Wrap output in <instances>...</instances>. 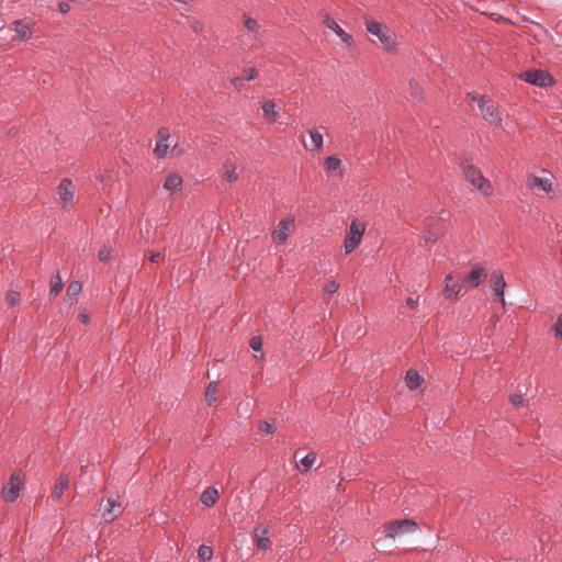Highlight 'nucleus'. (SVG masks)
I'll return each mask as SVG.
<instances>
[{
  "mask_svg": "<svg viewBox=\"0 0 562 562\" xmlns=\"http://www.w3.org/2000/svg\"><path fill=\"white\" fill-rule=\"evenodd\" d=\"M259 429L266 435H272L274 431L272 425L268 422H261L259 424Z\"/></svg>",
  "mask_w": 562,
  "mask_h": 562,
  "instance_id": "37",
  "label": "nucleus"
},
{
  "mask_svg": "<svg viewBox=\"0 0 562 562\" xmlns=\"http://www.w3.org/2000/svg\"><path fill=\"white\" fill-rule=\"evenodd\" d=\"M463 175L465 179L477 190L482 191L484 195L491 194V183L483 176L481 170L473 165L462 164Z\"/></svg>",
  "mask_w": 562,
  "mask_h": 562,
  "instance_id": "2",
  "label": "nucleus"
},
{
  "mask_svg": "<svg viewBox=\"0 0 562 562\" xmlns=\"http://www.w3.org/2000/svg\"><path fill=\"white\" fill-rule=\"evenodd\" d=\"M256 546L260 550H267L270 547V539L268 537L269 530L268 528H263L259 532V528H256Z\"/></svg>",
  "mask_w": 562,
  "mask_h": 562,
  "instance_id": "20",
  "label": "nucleus"
},
{
  "mask_svg": "<svg viewBox=\"0 0 562 562\" xmlns=\"http://www.w3.org/2000/svg\"><path fill=\"white\" fill-rule=\"evenodd\" d=\"M81 283L79 281H72L67 288V296L70 301L77 299L78 294L81 292Z\"/></svg>",
  "mask_w": 562,
  "mask_h": 562,
  "instance_id": "26",
  "label": "nucleus"
},
{
  "mask_svg": "<svg viewBox=\"0 0 562 562\" xmlns=\"http://www.w3.org/2000/svg\"><path fill=\"white\" fill-rule=\"evenodd\" d=\"M198 555L203 561H210L213 557V549L210 546L201 544L198 549Z\"/></svg>",
  "mask_w": 562,
  "mask_h": 562,
  "instance_id": "28",
  "label": "nucleus"
},
{
  "mask_svg": "<svg viewBox=\"0 0 562 562\" xmlns=\"http://www.w3.org/2000/svg\"><path fill=\"white\" fill-rule=\"evenodd\" d=\"M405 379L411 390L418 389L423 382V378L420 376L419 372L413 369H409L406 372Z\"/></svg>",
  "mask_w": 562,
  "mask_h": 562,
  "instance_id": "21",
  "label": "nucleus"
},
{
  "mask_svg": "<svg viewBox=\"0 0 562 562\" xmlns=\"http://www.w3.org/2000/svg\"><path fill=\"white\" fill-rule=\"evenodd\" d=\"M406 305H407L409 308L414 310V308H416V307H417L418 302H417V300H415V299H413V297H408V299L406 300Z\"/></svg>",
  "mask_w": 562,
  "mask_h": 562,
  "instance_id": "43",
  "label": "nucleus"
},
{
  "mask_svg": "<svg viewBox=\"0 0 562 562\" xmlns=\"http://www.w3.org/2000/svg\"><path fill=\"white\" fill-rule=\"evenodd\" d=\"M341 160L336 156H329L324 161V169L326 172H335L340 168Z\"/></svg>",
  "mask_w": 562,
  "mask_h": 562,
  "instance_id": "24",
  "label": "nucleus"
},
{
  "mask_svg": "<svg viewBox=\"0 0 562 562\" xmlns=\"http://www.w3.org/2000/svg\"><path fill=\"white\" fill-rule=\"evenodd\" d=\"M182 183V178L177 173H172L166 178L164 189L169 191L170 194H173L181 189Z\"/></svg>",
  "mask_w": 562,
  "mask_h": 562,
  "instance_id": "17",
  "label": "nucleus"
},
{
  "mask_svg": "<svg viewBox=\"0 0 562 562\" xmlns=\"http://www.w3.org/2000/svg\"><path fill=\"white\" fill-rule=\"evenodd\" d=\"M294 225V220L285 218L279 222L278 227L272 234L273 241L277 244L285 243L291 227Z\"/></svg>",
  "mask_w": 562,
  "mask_h": 562,
  "instance_id": "10",
  "label": "nucleus"
},
{
  "mask_svg": "<svg viewBox=\"0 0 562 562\" xmlns=\"http://www.w3.org/2000/svg\"><path fill=\"white\" fill-rule=\"evenodd\" d=\"M245 27L250 32H256L259 27L257 21L252 18H246Z\"/></svg>",
  "mask_w": 562,
  "mask_h": 562,
  "instance_id": "36",
  "label": "nucleus"
},
{
  "mask_svg": "<svg viewBox=\"0 0 562 562\" xmlns=\"http://www.w3.org/2000/svg\"><path fill=\"white\" fill-rule=\"evenodd\" d=\"M256 75H257V71L255 68H247L244 70L243 72V76L241 77H236L234 80H233V83L236 88H240L243 86V82L244 81H250L252 79L256 78Z\"/></svg>",
  "mask_w": 562,
  "mask_h": 562,
  "instance_id": "23",
  "label": "nucleus"
},
{
  "mask_svg": "<svg viewBox=\"0 0 562 562\" xmlns=\"http://www.w3.org/2000/svg\"><path fill=\"white\" fill-rule=\"evenodd\" d=\"M315 460L316 456L314 453H307L301 459L299 467L302 471H308L313 467Z\"/></svg>",
  "mask_w": 562,
  "mask_h": 562,
  "instance_id": "27",
  "label": "nucleus"
},
{
  "mask_svg": "<svg viewBox=\"0 0 562 562\" xmlns=\"http://www.w3.org/2000/svg\"><path fill=\"white\" fill-rule=\"evenodd\" d=\"M74 193L75 186L72 181L68 178L63 179L58 186V195L64 205L72 203Z\"/></svg>",
  "mask_w": 562,
  "mask_h": 562,
  "instance_id": "8",
  "label": "nucleus"
},
{
  "mask_svg": "<svg viewBox=\"0 0 562 562\" xmlns=\"http://www.w3.org/2000/svg\"><path fill=\"white\" fill-rule=\"evenodd\" d=\"M59 8H60V10H61L63 12H66V11H68V10H69V4L60 3V4H59Z\"/></svg>",
  "mask_w": 562,
  "mask_h": 562,
  "instance_id": "46",
  "label": "nucleus"
},
{
  "mask_svg": "<svg viewBox=\"0 0 562 562\" xmlns=\"http://www.w3.org/2000/svg\"><path fill=\"white\" fill-rule=\"evenodd\" d=\"M485 277V269L480 265H474L469 274L465 277L464 282L469 283L472 288H476L481 284Z\"/></svg>",
  "mask_w": 562,
  "mask_h": 562,
  "instance_id": "14",
  "label": "nucleus"
},
{
  "mask_svg": "<svg viewBox=\"0 0 562 562\" xmlns=\"http://www.w3.org/2000/svg\"><path fill=\"white\" fill-rule=\"evenodd\" d=\"M63 285H64V283H63L61 277L59 276V273H56L55 276H53V278L50 280L49 294L53 296H56L63 289Z\"/></svg>",
  "mask_w": 562,
  "mask_h": 562,
  "instance_id": "25",
  "label": "nucleus"
},
{
  "mask_svg": "<svg viewBox=\"0 0 562 562\" xmlns=\"http://www.w3.org/2000/svg\"><path fill=\"white\" fill-rule=\"evenodd\" d=\"M13 31L15 32L16 37L21 41H27L32 36L30 25L24 23L22 20L14 21Z\"/></svg>",
  "mask_w": 562,
  "mask_h": 562,
  "instance_id": "18",
  "label": "nucleus"
},
{
  "mask_svg": "<svg viewBox=\"0 0 562 562\" xmlns=\"http://www.w3.org/2000/svg\"><path fill=\"white\" fill-rule=\"evenodd\" d=\"M520 78L528 83L541 88L549 87L554 82L552 76L541 69L527 70L520 75Z\"/></svg>",
  "mask_w": 562,
  "mask_h": 562,
  "instance_id": "4",
  "label": "nucleus"
},
{
  "mask_svg": "<svg viewBox=\"0 0 562 562\" xmlns=\"http://www.w3.org/2000/svg\"><path fill=\"white\" fill-rule=\"evenodd\" d=\"M527 187L531 190L538 189L543 192H549L552 189V182L548 178L531 176L527 180Z\"/></svg>",
  "mask_w": 562,
  "mask_h": 562,
  "instance_id": "15",
  "label": "nucleus"
},
{
  "mask_svg": "<svg viewBox=\"0 0 562 562\" xmlns=\"http://www.w3.org/2000/svg\"><path fill=\"white\" fill-rule=\"evenodd\" d=\"M82 321L83 323H87L88 322V317L86 315L82 316Z\"/></svg>",
  "mask_w": 562,
  "mask_h": 562,
  "instance_id": "47",
  "label": "nucleus"
},
{
  "mask_svg": "<svg viewBox=\"0 0 562 562\" xmlns=\"http://www.w3.org/2000/svg\"><path fill=\"white\" fill-rule=\"evenodd\" d=\"M439 238V233L435 231L428 232V234L425 236V239L427 243H435Z\"/></svg>",
  "mask_w": 562,
  "mask_h": 562,
  "instance_id": "39",
  "label": "nucleus"
},
{
  "mask_svg": "<svg viewBox=\"0 0 562 562\" xmlns=\"http://www.w3.org/2000/svg\"><path fill=\"white\" fill-rule=\"evenodd\" d=\"M339 288V284L336 282V281H329L325 288H324V292L325 294H327L328 296H331L334 293L337 292Z\"/></svg>",
  "mask_w": 562,
  "mask_h": 562,
  "instance_id": "33",
  "label": "nucleus"
},
{
  "mask_svg": "<svg viewBox=\"0 0 562 562\" xmlns=\"http://www.w3.org/2000/svg\"><path fill=\"white\" fill-rule=\"evenodd\" d=\"M7 300H8L9 304L11 306H14L15 303L18 302V300H19V293L18 292H13V291L9 292L8 296H7Z\"/></svg>",
  "mask_w": 562,
  "mask_h": 562,
  "instance_id": "40",
  "label": "nucleus"
},
{
  "mask_svg": "<svg viewBox=\"0 0 562 562\" xmlns=\"http://www.w3.org/2000/svg\"><path fill=\"white\" fill-rule=\"evenodd\" d=\"M160 252H151L150 257H149V260L151 262H158L159 258H160Z\"/></svg>",
  "mask_w": 562,
  "mask_h": 562,
  "instance_id": "44",
  "label": "nucleus"
},
{
  "mask_svg": "<svg viewBox=\"0 0 562 562\" xmlns=\"http://www.w3.org/2000/svg\"><path fill=\"white\" fill-rule=\"evenodd\" d=\"M510 402L516 406V407H520V406H524V398L521 397V395H513L510 397Z\"/></svg>",
  "mask_w": 562,
  "mask_h": 562,
  "instance_id": "41",
  "label": "nucleus"
},
{
  "mask_svg": "<svg viewBox=\"0 0 562 562\" xmlns=\"http://www.w3.org/2000/svg\"><path fill=\"white\" fill-rule=\"evenodd\" d=\"M477 106L486 122L495 126H502L503 120L501 113L495 108L491 99H488L486 95H481Z\"/></svg>",
  "mask_w": 562,
  "mask_h": 562,
  "instance_id": "3",
  "label": "nucleus"
},
{
  "mask_svg": "<svg viewBox=\"0 0 562 562\" xmlns=\"http://www.w3.org/2000/svg\"><path fill=\"white\" fill-rule=\"evenodd\" d=\"M69 486V477L68 475H60L56 481L53 492L50 494V498L54 501H58L61 498L63 494Z\"/></svg>",
  "mask_w": 562,
  "mask_h": 562,
  "instance_id": "16",
  "label": "nucleus"
},
{
  "mask_svg": "<svg viewBox=\"0 0 562 562\" xmlns=\"http://www.w3.org/2000/svg\"><path fill=\"white\" fill-rule=\"evenodd\" d=\"M445 215H446V214H445V213H442V215L440 216V220H446V216H445Z\"/></svg>",
  "mask_w": 562,
  "mask_h": 562,
  "instance_id": "48",
  "label": "nucleus"
},
{
  "mask_svg": "<svg viewBox=\"0 0 562 562\" xmlns=\"http://www.w3.org/2000/svg\"><path fill=\"white\" fill-rule=\"evenodd\" d=\"M467 97H468V99H470L471 101H475V100H477V101H479V99H480V97H479L475 92H469V93L467 94Z\"/></svg>",
  "mask_w": 562,
  "mask_h": 562,
  "instance_id": "45",
  "label": "nucleus"
},
{
  "mask_svg": "<svg viewBox=\"0 0 562 562\" xmlns=\"http://www.w3.org/2000/svg\"><path fill=\"white\" fill-rule=\"evenodd\" d=\"M218 498V492L215 487H207L203 493L201 494L200 501L201 503L206 506L211 507L216 504Z\"/></svg>",
  "mask_w": 562,
  "mask_h": 562,
  "instance_id": "19",
  "label": "nucleus"
},
{
  "mask_svg": "<svg viewBox=\"0 0 562 562\" xmlns=\"http://www.w3.org/2000/svg\"><path fill=\"white\" fill-rule=\"evenodd\" d=\"M323 23L326 27L333 30L337 34V36L341 40V42H344L347 45L351 44V42H352L351 35L346 33L329 14L325 13L323 15Z\"/></svg>",
  "mask_w": 562,
  "mask_h": 562,
  "instance_id": "9",
  "label": "nucleus"
},
{
  "mask_svg": "<svg viewBox=\"0 0 562 562\" xmlns=\"http://www.w3.org/2000/svg\"><path fill=\"white\" fill-rule=\"evenodd\" d=\"M168 139H169L168 130L164 128V127L160 128L158 131V139L156 142V147L154 149V153L158 158H162L166 156L168 147H169Z\"/></svg>",
  "mask_w": 562,
  "mask_h": 562,
  "instance_id": "13",
  "label": "nucleus"
},
{
  "mask_svg": "<svg viewBox=\"0 0 562 562\" xmlns=\"http://www.w3.org/2000/svg\"><path fill=\"white\" fill-rule=\"evenodd\" d=\"M364 228H360L356 222H352L349 226V232L345 238L344 247L345 252H351L361 241Z\"/></svg>",
  "mask_w": 562,
  "mask_h": 562,
  "instance_id": "7",
  "label": "nucleus"
},
{
  "mask_svg": "<svg viewBox=\"0 0 562 562\" xmlns=\"http://www.w3.org/2000/svg\"><path fill=\"white\" fill-rule=\"evenodd\" d=\"M225 168H226V171H225V178L227 181L229 182H234L237 180V173H236V168L235 167H228L227 164L225 165Z\"/></svg>",
  "mask_w": 562,
  "mask_h": 562,
  "instance_id": "32",
  "label": "nucleus"
},
{
  "mask_svg": "<svg viewBox=\"0 0 562 562\" xmlns=\"http://www.w3.org/2000/svg\"><path fill=\"white\" fill-rule=\"evenodd\" d=\"M418 530V525L414 519L405 518L387 522L384 526V532L387 538L396 539L398 537L414 533Z\"/></svg>",
  "mask_w": 562,
  "mask_h": 562,
  "instance_id": "1",
  "label": "nucleus"
},
{
  "mask_svg": "<svg viewBox=\"0 0 562 562\" xmlns=\"http://www.w3.org/2000/svg\"><path fill=\"white\" fill-rule=\"evenodd\" d=\"M250 348L254 350V351H260L262 349V340L260 337L258 336H254L251 339H250Z\"/></svg>",
  "mask_w": 562,
  "mask_h": 562,
  "instance_id": "35",
  "label": "nucleus"
},
{
  "mask_svg": "<svg viewBox=\"0 0 562 562\" xmlns=\"http://www.w3.org/2000/svg\"><path fill=\"white\" fill-rule=\"evenodd\" d=\"M367 31L376 36L387 50H392L395 46L393 38L383 31L382 24L376 21H367Z\"/></svg>",
  "mask_w": 562,
  "mask_h": 562,
  "instance_id": "5",
  "label": "nucleus"
},
{
  "mask_svg": "<svg viewBox=\"0 0 562 562\" xmlns=\"http://www.w3.org/2000/svg\"><path fill=\"white\" fill-rule=\"evenodd\" d=\"M216 394H217V387H216V384L215 382H211L207 387H206V391H205V398L207 401V403L211 405L213 402L216 401Z\"/></svg>",
  "mask_w": 562,
  "mask_h": 562,
  "instance_id": "29",
  "label": "nucleus"
},
{
  "mask_svg": "<svg viewBox=\"0 0 562 562\" xmlns=\"http://www.w3.org/2000/svg\"><path fill=\"white\" fill-rule=\"evenodd\" d=\"M110 257V251L106 248L100 249L98 258L100 261H106Z\"/></svg>",
  "mask_w": 562,
  "mask_h": 562,
  "instance_id": "42",
  "label": "nucleus"
},
{
  "mask_svg": "<svg viewBox=\"0 0 562 562\" xmlns=\"http://www.w3.org/2000/svg\"><path fill=\"white\" fill-rule=\"evenodd\" d=\"M22 487V480L18 474H12L9 482L2 487V497L5 502H14Z\"/></svg>",
  "mask_w": 562,
  "mask_h": 562,
  "instance_id": "6",
  "label": "nucleus"
},
{
  "mask_svg": "<svg viewBox=\"0 0 562 562\" xmlns=\"http://www.w3.org/2000/svg\"><path fill=\"white\" fill-rule=\"evenodd\" d=\"M106 505L109 508L104 509L103 517L106 521H112L114 518L117 517V514L114 512V509L117 507H121V504L113 497L108 498Z\"/></svg>",
  "mask_w": 562,
  "mask_h": 562,
  "instance_id": "22",
  "label": "nucleus"
},
{
  "mask_svg": "<svg viewBox=\"0 0 562 562\" xmlns=\"http://www.w3.org/2000/svg\"><path fill=\"white\" fill-rule=\"evenodd\" d=\"M553 331L557 338H562V313L559 315L557 322L553 325Z\"/></svg>",
  "mask_w": 562,
  "mask_h": 562,
  "instance_id": "34",
  "label": "nucleus"
},
{
  "mask_svg": "<svg viewBox=\"0 0 562 562\" xmlns=\"http://www.w3.org/2000/svg\"><path fill=\"white\" fill-rule=\"evenodd\" d=\"M461 288L462 285L454 279L452 273L447 274L443 289V294L447 299H456L459 295Z\"/></svg>",
  "mask_w": 562,
  "mask_h": 562,
  "instance_id": "12",
  "label": "nucleus"
},
{
  "mask_svg": "<svg viewBox=\"0 0 562 562\" xmlns=\"http://www.w3.org/2000/svg\"><path fill=\"white\" fill-rule=\"evenodd\" d=\"M491 286L495 295L499 299L501 303L503 305L506 304L504 292L506 288V282L504 280V277L501 272L494 271L491 276Z\"/></svg>",
  "mask_w": 562,
  "mask_h": 562,
  "instance_id": "11",
  "label": "nucleus"
},
{
  "mask_svg": "<svg viewBox=\"0 0 562 562\" xmlns=\"http://www.w3.org/2000/svg\"><path fill=\"white\" fill-rule=\"evenodd\" d=\"M409 90L413 98H417L420 94V88L414 80L409 82Z\"/></svg>",
  "mask_w": 562,
  "mask_h": 562,
  "instance_id": "38",
  "label": "nucleus"
},
{
  "mask_svg": "<svg viewBox=\"0 0 562 562\" xmlns=\"http://www.w3.org/2000/svg\"><path fill=\"white\" fill-rule=\"evenodd\" d=\"M310 136L315 148L319 149L323 146V135L317 131H310Z\"/></svg>",
  "mask_w": 562,
  "mask_h": 562,
  "instance_id": "31",
  "label": "nucleus"
},
{
  "mask_svg": "<svg viewBox=\"0 0 562 562\" xmlns=\"http://www.w3.org/2000/svg\"><path fill=\"white\" fill-rule=\"evenodd\" d=\"M262 112H263V115L266 117H269V116H276V104L273 101L269 100L267 102L263 103L262 105Z\"/></svg>",
  "mask_w": 562,
  "mask_h": 562,
  "instance_id": "30",
  "label": "nucleus"
}]
</instances>
